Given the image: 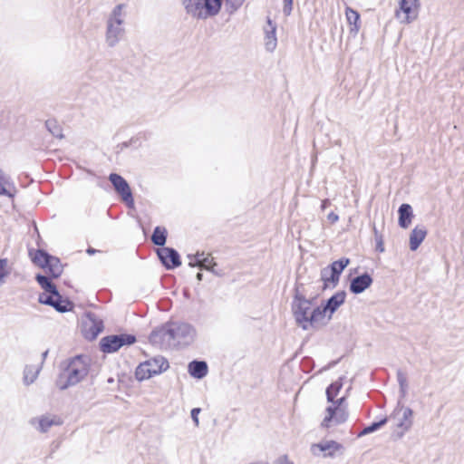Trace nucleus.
<instances>
[{
	"mask_svg": "<svg viewBox=\"0 0 464 464\" xmlns=\"http://www.w3.org/2000/svg\"><path fill=\"white\" fill-rule=\"evenodd\" d=\"M216 266H217V263L214 262V261H211V263L208 266H206L205 270L209 271V272H211L212 274H214V275H216L218 276H221L222 273L220 271H218L216 269Z\"/></svg>",
	"mask_w": 464,
	"mask_h": 464,
	"instance_id": "43",
	"label": "nucleus"
},
{
	"mask_svg": "<svg viewBox=\"0 0 464 464\" xmlns=\"http://www.w3.org/2000/svg\"><path fill=\"white\" fill-rule=\"evenodd\" d=\"M398 224L401 228H408L414 217L412 207L408 203H402L398 208Z\"/></svg>",
	"mask_w": 464,
	"mask_h": 464,
	"instance_id": "19",
	"label": "nucleus"
},
{
	"mask_svg": "<svg viewBox=\"0 0 464 464\" xmlns=\"http://www.w3.org/2000/svg\"><path fill=\"white\" fill-rule=\"evenodd\" d=\"M126 5L124 4H119L115 5V7L112 9L111 14H110L107 23H117V24H123V14L122 10Z\"/></svg>",
	"mask_w": 464,
	"mask_h": 464,
	"instance_id": "31",
	"label": "nucleus"
},
{
	"mask_svg": "<svg viewBox=\"0 0 464 464\" xmlns=\"http://www.w3.org/2000/svg\"><path fill=\"white\" fill-rule=\"evenodd\" d=\"M15 188L11 179L0 168V196H5L9 198H14Z\"/></svg>",
	"mask_w": 464,
	"mask_h": 464,
	"instance_id": "24",
	"label": "nucleus"
},
{
	"mask_svg": "<svg viewBox=\"0 0 464 464\" xmlns=\"http://www.w3.org/2000/svg\"><path fill=\"white\" fill-rule=\"evenodd\" d=\"M48 353H49V351H48V350H46V351H44V352L42 353V358H43V360H45V359H46V357H47V355H48Z\"/></svg>",
	"mask_w": 464,
	"mask_h": 464,
	"instance_id": "53",
	"label": "nucleus"
},
{
	"mask_svg": "<svg viewBox=\"0 0 464 464\" xmlns=\"http://www.w3.org/2000/svg\"><path fill=\"white\" fill-rule=\"evenodd\" d=\"M427 236V229L425 227L416 226L410 234V249L416 251Z\"/></svg>",
	"mask_w": 464,
	"mask_h": 464,
	"instance_id": "21",
	"label": "nucleus"
},
{
	"mask_svg": "<svg viewBox=\"0 0 464 464\" xmlns=\"http://www.w3.org/2000/svg\"><path fill=\"white\" fill-rule=\"evenodd\" d=\"M200 411H201L200 408H193L190 411L191 419L196 427H198V425H199L198 414L200 413Z\"/></svg>",
	"mask_w": 464,
	"mask_h": 464,
	"instance_id": "41",
	"label": "nucleus"
},
{
	"mask_svg": "<svg viewBox=\"0 0 464 464\" xmlns=\"http://www.w3.org/2000/svg\"><path fill=\"white\" fill-rule=\"evenodd\" d=\"M397 381L399 386L408 385L406 376L400 369L397 371Z\"/></svg>",
	"mask_w": 464,
	"mask_h": 464,
	"instance_id": "42",
	"label": "nucleus"
},
{
	"mask_svg": "<svg viewBox=\"0 0 464 464\" xmlns=\"http://www.w3.org/2000/svg\"><path fill=\"white\" fill-rule=\"evenodd\" d=\"M349 264L350 259L348 257H342L332 262L328 266L341 276L343 271L349 266Z\"/></svg>",
	"mask_w": 464,
	"mask_h": 464,
	"instance_id": "34",
	"label": "nucleus"
},
{
	"mask_svg": "<svg viewBox=\"0 0 464 464\" xmlns=\"http://www.w3.org/2000/svg\"><path fill=\"white\" fill-rule=\"evenodd\" d=\"M374 239H375V244H376L375 250L379 253H383L385 251V249H384V245H383L382 235L375 237Z\"/></svg>",
	"mask_w": 464,
	"mask_h": 464,
	"instance_id": "39",
	"label": "nucleus"
},
{
	"mask_svg": "<svg viewBox=\"0 0 464 464\" xmlns=\"http://www.w3.org/2000/svg\"><path fill=\"white\" fill-rule=\"evenodd\" d=\"M189 375L195 379H203L208 372V366L205 361L193 360L188 365Z\"/></svg>",
	"mask_w": 464,
	"mask_h": 464,
	"instance_id": "20",
	"label": "nucleus"
},
{
	"mask_svg": "<svg viewBox=\"0 0 464 464\" xmlns=\"http://www.w3.org/2000/svg\"><path fill=\"white\" fill-rule=\"evenodd\" d=\"M372 276L368 272H364L351 280L349 290L354 295L362 294L372 285Z\"/></svg>",
	"mask_w": 464,
	"mask_h": 464,
	"instance_id": "15",
	"label": "nucleus"
},
{
	"mask_svg": "<svg viewBox=\"0 0 464 464\" xmlns=\"http://www.w3.org/2000/svg\"><path fill=\"white\" fill-rule=\"evenodd\" d=\"M98 252H100V250L95 249V248H93V247H92V246H89V247L86 249V253H87L88 255H90V256L94 255L95 253H98Z\"/></svg>",
	"mask_w": 464,
	"mask_h": 464,
	"instance_id": "49",
	"label": "nucleus"
},
{
	"mask_svg": "<svg viewBox=\"0 0 464 464\" xmlns=\"http://www.w3.org/2000/svg\"><path fill=\"white\" fill-rule=\"evenodd\" d=\"M326 415L322 420L321 426L328 429L333 425H340L348 420V411L345 409H337V407H327Z\"/></svg>",
	"mask_w": 464,
	"mask_h": 464,
	"instance_id": "13",
	"label": "nucleus"
},
{
	"mask_svg": "<svg viewBox=\"0 0 464 464\" xmlns=\"http://www.w3.org/2000/svg\"><path fill=\"white\" fill-rule=\"evenodd\" d=\"M342 448V445L335 440H326L321 441L317 444H314L312 446V450L314 454L315 453V449H318L320 451L324 452V457H333L334 451L339 450Z\"/></svg>",
	"mask_w": 464,
	"mask_h": 464,
	"instance_id": "22",
	"label": "nucleus"
},
{
	"mask_svg": "<svg viewBox=\"0 0 464 464\" xmlns=\"http://www.w3.org/2000/svg\"><path fill=\"white\" fill-rule=\"evenodd\" d=\"M399 411H403V412H402V417L396 423V427L400 430L395 431L394 435L396 436V438L401 439L403 437L405 432H407L412 426L413 411L409 407L404 408L401 405V401H398L397 406H396L395 410L393 411V413L388 418L394 419Z\"/></svg>",
	"mask_w": 464,
	"mask_h": 464,
	"instance_id": "11",
	"label": "nucleus"
},
{
	"mask_svg": "<svg viewBox=\"0 0 464 464\" xmlns=\"http://www.w3.org/2000/svg\"><path fill=\"white\" fill-rule=\"evenodd\" d=\"M198 281H202L203 279V274L198 272L196 276Z\"/></svg>",
	"mask_w": 464,
	"mask_h": 464,
	"instance_id": "51",
	"label": "nucleus"
},
{
	"mask_svg": "<svg viewBox=\"0 0 464 464\" xmlns=\"http://www.w3.org/2000/svg\"><path fill=\"white\" fill-rule=\"evenodd\" d=\"M345 15L347 22L351 25V33L356 34L360 29V14L352 7L347 6L345 9Z\"/></svg>",
	"mask_w": 464,
	"mask_h": 464,
	"instance_id": "28",
	"label": "nucleus"
},
{
	"mask_svg": "<svg viewBox=\"0 0 464 464\" xmlns=\"http://www.w3.org/2000/svg\"><path fill=\"white\" fill-rule=\"evenodd\" d=\"M187 257L189 259L188 266L190 267H198L201 270L206 269V266L213 261V258H210L208 254L205 255L204 252H197L194 255L188 254Z\"/></svg>",
	"mask_w": 464,
	"mask_h": 464,
	"instance_id": "23",
	"label": "nucleus"
},
{
	"mask_svg": "<svg viewBox=\"0 0 464 464\" xmlns=\"http://www.w3.org/2000/svg\"><path fill=\"white\" fill-rule=\"evenodd\" d=\"M33 262L41 268L47 270L51 278H58L63 272V266L60 258L51 255L44 249H37L35 251Z\"/></svg>",
	"mask_w": 464,
	"mask_h": 464,
	"instance_id": "6",
	"label": "nucleus"
},
{
	"mask_svg": "<svg viewBox=\"0 0 464 464\" xmlns=\"http://www.w3.org/2000/svg\"><path fill=\"white\" fill-rule=\"evenodd\" d=\"M38 302L53 307L59 313L70 312L74 307L73 303L68 299H63L58 290L56 295L40 294Z\"/></svg>",
	"mask_w": 464,
	"mask_h": 464,
	"instance_id": "10",
	"label": "nucleus"
},
{
	"mask_svg": "<svg viewBox=\"0 0 464 464\" xmlns=\"http://www.w3.org/2000/svg\"><path fill=\"white\" fill-rule=\"evenodd\" d=\"M39 371H34L32 367L26 366L24 371V382L25 385L32 384L37 378Z\"/></svg>",
	"mask_w": 464,
	"mask_h": 464,
	"instance_id": "37",
	"label": "nucleus"
},
{
	"mask_svg": "<svg viewBox=\"0 0 464 464\" xmlns=\"http://www.w3.org/2000/svg\"><path fill=\"white\" fill-rule=\"evenodd\" d=\"M400 10L405 14L403 22L410 24L418 16L419 0H401Z\"/></svg>",
	"mask_w": 464,
	"mask_h": 464,
	"instance_id": "16",
	"label": "nucleus"
},
{
	"mask_svg": "<svg viewBox=\"0 0 464 464\" xmlns=\"http://www.w3.org/2000/svg\"><path fill=\"white\" fill-rule=\"evenodd\" d=\"M314 361L308 356L304 357L300 362L301 370L305 373L312 372V370L314 368Z\"/></svg>",
	"mask_w": 464,
	"mask_h": 464,
	"instance_id": "38",
	"label": "nucleus"
},
{
	"mask_svg": "<svg viewBox=\"0 0 464 464\" xmlns=\"http://www.w3.org/2000/svg\"><path fill=\"white\" fill-rule=\"evenodd\" d=\"M327 219L330 223L334 224L339 220V216L332 211L327 215Z\"/></svg>",
	"mask_w": 464,
	"mask_h": 464,
	"instance_id": "45",
	"label": "nucleus"
},
{
	"mask_svg": "<svg viewBox=\"0 0 464 464\" xmlns=\"http://www.w3.org/2000/svg\"><path fill=\"white\" fill-rule=\"evenodd\" d=\"M122 24H117L111 22L107 23L105 42L109 47L112 48L116 46L121 41L125 32L124 28L122 27Z\"/></svg>",
	"mask_w": 464,
	"mask_h": 464,
	"instance_id": "14",
	"label": "nucleus"
},
{
	"mask_svg": "<svg viewBox=\"0 0 464 464\" xmlns=\"http://www.w3.org/2000/svg\"><path fill=\"white\" fill-rule=\"evenodd\" d=\"M182 4L193 18L206 20L219 14L223 0H182Z\"/></svg>",
	"mask_w": 464,
	"mask_h": 464,
	"instance_id": "3",
	"label": "nucleus"
},
{
	"mask_svg": "<svg viewBox=\"0 0 464 464\" xmlns=\"http://www.w3.org/2000/svg\"><path fill=\"white\" fill-rule=\"evenodd\" d=\"M372 229H373V233H374V237L377 236H382V234L379 233V231L377 230L375 226H373Z\"/></svg>",
	"mask_w": 464,
	"mask_h": 464,
	"instance_id": "52",
	"label": "nucleus"
},
{
	"mask_svg": "<svg viewBox=\"0 0 464 464\" xmlns=\"http://www.w3.org/2000/svg\"><path fill=\"white\" fill-rule=\"evenodd\" d=\"M268 29L265 30L266 33V48L268 52H273L277 44V39L276 36V26L272 23L270 18H267Z\"/></svg>",
	"mask_w": 464,
	"mask_h": 464,
	"instance_id": "25",
	"label": "nucleus"
},
{
	"mask_svg": "<svg viewBox=\"0 0 464 464\" xmlns=\"http://www.w3.org/2000/svg\"><path fill=\"white\" fill-rule=\"evenodd\" d=\"M291 311L296 324L303 330L309 329V315L312 311L313 300L307 299L296 286L294 291Z\"/></svg>",
	"mask_w": 464,
	"mask_h": 464,
	"instance_id": "4",
	"label": "nucleus"
},
{
	"mask_svg": "<svg viewBox=\"0 0 464 464\" xmlns=\"http://www.w3.org/2000/svg\"><path fill=\"white\" fill-rule=\"evenodd\" d=\"M327 313H329V312L327 311V309L324 308V304L312 309L309 318H308L309 328L315 327V325L318 323L322 322L324 319Z\"/></svg>",
	"mask_w": 464,
	"mask_h": 464,
	"instance_id": "29",
	"label": "nucleus"
},
{
	"mask_svg": "<svg viewBox=\"0 0 464 464\" xmlns=\"http://www.w3.org/2000/svg\"><path fill=\"white\" fill-rule=\"evenodd\" d=\"M92 359L88 354H77L59 363V373L55 380L56 387L64 391L82 382L89 374Z\"/></svg>",
	"mask_w": 464,
	"mask_h": 464,
	"instance_id": "2",
	"label": "nucleus"
},
{
	"mask_svg": "<svg viewBox=\"0 0 464 464\" xmlns=\"http://www.w3.org/2000/svg\"><path fill=\"white\" fill-rule=\"evenodd\" d=\"M137 338L131 334H110L101 338L99 346L104 353H114L124 346L135 343Z\"/></svg>",
	"mask_w": 464,
	"mask_h": 464,
	"instance_id": "7",
	"label": "nucleus"
},
{
	"mask_svg": "<svg viewBox=\"0 0 464 464\" xmlns=\"http://www.w3.org/2000/svg\"><path fill=\"white\" fill-rule=\"evenodd\" d=\"M109 180L113 186L114 190L120 195L121 200L130 208H134V198L130 187L127 180L118 173H111Z\"/></svg>",
	"mask_w": 464,
	"mask_h": 464,
	"instance_id": "8",
	"label": "nucleus"
},
{
	"mask_svg": "<svg viewBox=\"0 0 464 464\" xmlns=\"http://www.w3.org/2000/svg\"><path fill=\"white\" fill-rule=\"evenodd\" d=\"M340 360H335V361H332L330 362L326 366L323 367L319 372H323L324 371H326V370H329L333 367H334L338 362H339Z\"/></svg>",
	"mask_w": 464,
	"mask_h": 464,
	"instance_id": "46",
	"label": "nucleus"
},
{
	"mask_svg": "<svg viewBox=\"0 0 464 464\" xmlns=\"http://www.w3.org/2000/svg\"><path fill=\"white\" fill-rule=\"evenodd\" d=\"M85 317L87 321L83 322L82 334L85 339L93 341L103 331V321L93 312H86Z\"/></svg>",
	"mask_w": 464,
	"mask_h": 464,
	"instance_id": "9",
	"label": "nucleus"
},
{
	"mask_svg": "<svg viewBox=\"0 0 464 464\" xmlns=\"http://www.w3.org/2000/svg\"><path fill=\"white\" fill-rule=\"evenodd\" d=\"M198 337L197 328L186 321H169L152 330L149 336L151 344L160 349L187 348Z\"/></svg>",
	"mask_w": 464,
	"mask_h": 464,
	"instance_id": "1",
	"label": "nucleus"
},
{
	"mask_svg": "<svg viewBox=\"0 0 464 464\" xmlns=\"http://www.w3.org/2000/svg\"><path fill=\"white\" fill-rule=\"evenodd\" d=\"M343 377H340L337 381L332 382L325 391L326 399L328 402H334V400L338 395L340 390L343 387Z\"/></svg>",
	"mask_w": 464,
	"mask_h": 464,
	"instance_id": "30",
	"label": "nucleus"
},
{
	"mask_svg": "<svg viewBox=\"0 0 464 464\" xmlns=\"http://www.w3.org/2000/svg\"><path fill=\"white\" fill-rule=\"evenodd\" d=\"M158 258L167 270H173L181 266L179 253L173 247L164 246L156 250Z\"/></svg>",
	"mask_w": 464,
	"mask_h": 464,
	"instance_id": "12",
	"label": "nucleus"
},
{
	"mask_svg": "<svg viewBox=\"0 0 464 464\" xmlns=\"http://www.w3.org/2000/svg\"><path fill=\"white\" fill-rule=\"evenodd\" d=\"M293 10V0H284L283 13L285 16L291 14Z\"/></svg>",
	"mask_w": 464,
	"mask_h": 464,
	"instance_id": "40",
	"label": "nucleus"
},
{
	"mask_svg": "<svg viewBox=\"0 0 464 464\" xmlns=\"http://www.w3.org/2000/svg\"><path fill=\"white\" fill-rule=\"evenodd\" d=\"M11 274V267L7 258H0V286L4 285Z\"/></svg>",
	"mask_w": 464,
	"mask_h": 464,
	"instance_id": "35",
	"label": "nucleus"
},
{
	"mask_svg": "<svg viewBox=\"0 0 464 464\" xmlns=\"http://www.w3.org/2000/svg\"><path fill=\"white\" fill-rule=\"evenodd\" d=\"M108 382H113V380H112L111 378H110V379L108 380Z\"/></svg>",
	"mask_w": 464,
	"mask_h": 464,
	"instance_id": "54",
	"label": "nucleus"
},
{
	"mask_svg": "<svg viewBox=\"0 0 464 464\" xmlns=\"http://www.w3.org/2000/svg\"><path fill=\"white\" fill-rule=\"evenodd\" d=\"M345 401V397H341L337 400H334L333 405H330L329 407H337V409H343L342 407L343 403Z\"/></svg>",
	"mask_w": 464,
	"mask_h": 464,
	"instance_id": "44",
	"label": "nucleus"
},
{
	"mask_svg": "<svg viewBox=\"0 0 464 464\" xmlns=\"http://www.w3.org/2000/svg\"><path fill=\"white\" fill-rule=\"evenodd\" d=\"M388 420V417H384L378 421L372 422L370 425L363 428V430L359 433V436L367 435L378 430L387 423Z\"/></svg>",
	"mask_w": 464,
	"mask_h": 464,
	"instance_id": "32",
	"label": "nucleus"
},
{
	"mask_svg": "<svg viewBox=\"0 0 464 464\" xmlns=\"http://www.w3.org/2000/svg\"><path fill=\"white\" fill-rule=\"evenodd\" d=\"M330 205H331V201H330L328 198L324 199V200L322 201V204H321V208H322L323 210H324V209H326Z\"/></svg>",
	"mask_w": 464,
	"mask_h": 464,
	"instance_id": "48",
	"label": "nucleus"
},
{
	"mask_svg": "<svg viewBox=\"0 0 464 464\" xmlns=\"http://www.w3.org/2000/svg\"><path fill=\"white\" fill-rule=\"evenodd\" d=\"M132 141H133V140L131 139V140H130L129 141H124V142H122V143L120 145V146H121V150H122V149H124V148H128V147L132 143Z\"/></svg>",
	"mask_w": 464,
	"mask_h": 464,
	"instance_id": "50",
	"label": "nucleus"
},
{
	"mask_svg": "<svg viewBox=\"0 0 464 464\" xmlns=\"http://www.w3.org/2000/svg\"><path fill=\"white\" fill-rule=\"evenodd\" d=\"M169 367V362L163 356H156L140 362L135 370V377L141 382L154 375L160 374Z\"/></svg>",
	"mask_w": 464,
	"mask_h": 464,
	"instance_id": "5",
	"label": "nucleus"
},
{
	"mask_svg": "<svg viewBox=\"0 0 464 464\" xmlns=\"http://www.w3.org/2000/svg\"><path fill=\"white\" fill-rule=\"evenodd\" d=\"M407 388H408V385L400 386L401 398H404L406 396Z\"/></svg>",
	"mask_w": 464,
	"mask_h": 464,
	"instance_id": "47",
	"label": "nucleus"
},
{
	"mask_svg": "<svg viewBox=\"0 0 464 464\" xmlns=\"http://www.w3.org/2000/svg\"><path fill=\"white\" fill-rule=\"evenodd\" d=\"M346 292L344 290H341L334 294L324 303H323L324 308L329 312L328 320H330L333 314L335 313L343 304H344Z\"/></svg>",
	"mask_w": 464,
	"mask_h": 464,
	"instance_id": "17",
	"label": "nucleus"
},
{
	"mask_svg": "<svg viewBox=\"0 0 464 464\" xmlns=\"http://www.w3.org/2000/svg\"><path fill=\"white\" fill-rule=\"evenodd\" d=\"M35 280L44 290L45 295H56L57 294V286L53 283L52 279L44 275L37 274L35 276Z\"/></svg>",
	"mask_w": 464,
	"mask_h": 464,
	"instance_id": "27",
	"label": "nucleus"
},
{
	"mask_svg": "<svg viewBox=\"0 0 464 464\" xmlns=\"http://www.w3.org/2000/svg\"><path fill=\"white\" fill-rule=\"evenodd\" d=\"M58 424L59 422L55 421L54 419L43 416L39 419V430L41 432H46L52 426Z\"/></svg>",
	"mask_w": 464,
	"mask_h": 464,
	"instance_id": "36",
	"label": "nucleus"
},
{
	"mask_svg": "<svg viewBox=\"0 0 464 464\" xmlns=\"http://www.w3.org/2000/svg\"><path fill=\"white\" fill-rule=\"evenodd\" d=\"M168 237V230L165 227L157 226L154 227L150 240L153 245L162 248L165 246Z\"/></svg>",
	"mask_w": 464,
	"mask_h": 464,
	"instance_id": "26",
	"label": "nucleus"
},
{
	"mask_svg": "<svg viewBox=\"0 0 464 464\" xmlns=\"http://www.w3.org/2000/svg\"><path fill=\"white\" fill-rule=\"evenodd\" d=\"M320 277L324 283V290L336 287L340 281V276L328 266L321 269Z\"/></svg>",
	"mask_w": 464,
	"mask_h": 464,
	"instance_id": "18",
	"label": "nucleus"
},
{
	"mask_svg": "<svg viewBox=\"0 0 464 464\" xmlns=\"http://www.w3.org/2000/svg\"><path fill=\"white\" fill-rule=\"evenodd\" d=\"M45 127L48 131L56 138L62 139L63 137L62 128L54 119H49L45 121Z\"/></svg>",
	"mask_w": 464,
	"mask_h": 464,
	"instance_id": "33",
	"label": "nucleus"
}]
</instances>
